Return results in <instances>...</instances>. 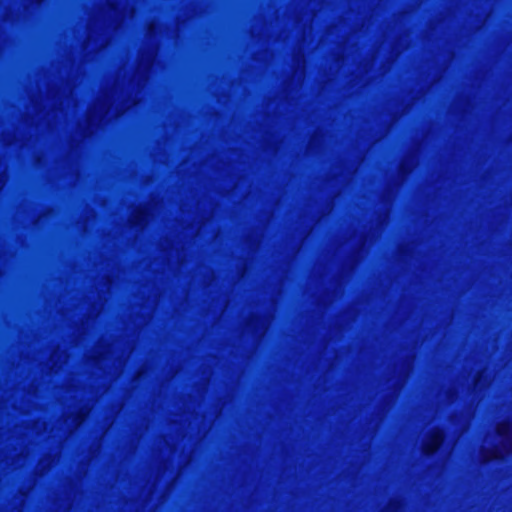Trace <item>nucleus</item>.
Returning a JSON list of instances; mask_svg holds the SVG:
<instances>
[{
	"label": "nucleus",
	"instance_id": "obj_1",
	"mask_svg": "<svg viewBox=\"0 0 512 512\" xmlns=\"http://www.w3.org/2000/svg\"><path fill=\"white\" fill-rule=\"evenodd\" d=\"M444 442V434L441 430L434 431L429 441L424 446V454L428 457L435 455Z\"/></svg>",
	"mask_w": 512,
	"mask_h": 512
}]
</instances>
